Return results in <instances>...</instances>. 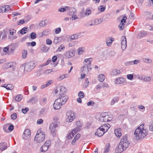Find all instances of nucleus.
I'll use <instances>...</instances> for the list:
<instances>
[{
    "label": "nucleus",
    "instance_id": "nucleus-1",
    "mask_svg": "<svg viewBox=\"0 0 153 153\" xmlns=\"http://www.w3.org/2000/svg\"><path fill=\"white\" fill-rule=\"evenodd\" d=\"M144 125V124H142L136 129L134 134L136 140H139L143 139L148 134V131L145 128Z\"/></svg>",
    "mask_w": 153,
    "mask_h": 153
},
{
    "label": "nucleus",
    "instance_id": "nucleus-2",
    "mask_svg": "<svg viewBox=\"0 0 153 153\" xmlns=\"http://www.w3.org/2000/svg\"><path fill=\"white\" fill-rule=\"evenodd\" d=\"M68 99L67 96H62L59 95V98L56 99L53 104V107L55 109H60L63 105L64 104Z\"/></svg>",
    "mask_w": 153,
    "mask_h": 153
},
{
    "label": "nucleus",
    "instance_id": "nucleus-3",
    "mask_svg": "<svg viewBox=\"0 0 153 153\" xmlns=\"http://www.w3.org/2000/svg\"><path fill=\"white\" fill-rule=\"evenodd\" d=\"M76 123V128L73 129L68 134V138L69 139L71 138L76 133L79 131L81 129L82 124L80 121H77Z\"/></svg>",
    "mask_w": 153,
    "mask_h": 153
},
{
    "label": "nucleus",
    "instance_id": "nucleus-4",
    "mask_svg": "<svg viewBox=\"0 0 153 153\" xmlns=\"http://www.w3.org/2000/svg\"><path fill=\"white\" fill-rule=\"evenodd\" d=\"M92 61L91 58H89L85 59V62L88 61V65H84L82 66L81 69V71L82 72L83 74H87L88 71L91 69V62Z\"/></svg>",
    "mask_w": 153,
    "mask_h": 153
},
{
    "label": "nucleus",
    "instance_id": "nucleus-5",
    "mask_svg": "<svg viewBox=\"0 0 153 153\" xmlns=\"http://www.w3.org/2000/svg\"><path fill=\"white\" fill-rule=\"evenodd\" d=\"M45 137L44 132L41 131V129H39L37 131V133L35 137L34 140L37 143H41L44 140Z\"/></svg>",
    "mask_w": 153,
    "mask_h": 153
},
{
    "label": "nucleus",
    "instance_id": "nucleus-6",
    "mask_svg": "<svg viewBox=\"0 0 153 153\" xmlns=\"http://www.w3.org/2000/svg\"><path fill=\"white\" fill-rule=\"evenodd\" d=\"M35 66V63L34 62L31 61L27 62L25 64V71L27 72L30 71Z\"/></svg>",
    "mask_w": 153,
    "mask_h": 153
},
{
    "label": "nucleus",
    "instance_id": "nucleus-7",
    "mask_svg": "<svg viewBox=\"0 0 153 153\" xmlns=\"http://www.w3.org/2000/svg\"><path fill=\"white\" fill-rule=\"evenodd\" d=\"M66 121L69 122H72L75 118L74 112L72 111H68L66 113Z\"/></svg>",
    "mask_w": 153,
    "mask_h": 153
},
{
    "label": "nucleus",
    "instance_id": "nucleus-8",
    "mask_svg": "<svg viewBox=\"0 0 153 153\" xmlns=\"http://www.w3.org/2000/svg\"><path fill=\"white\" fill-rule=\"evenodd\" d=\"M65 87L63 86H60V87H56V89L54 90V93L55 94H57L59 93L58 96L59 98V95L60 94L61 95L66 96L65 95L66 91L65 90L63 91L65 89Z\"/></svg>",
    "mask_w": 153,
    "mask_h": 153
},
{
    "label": "nucleus",
    "instance_id": "nucleus-9",
    "mask_svg": "<svg viewBox=\"0 0 153 153\" xmlns=\"http://www.w3.org/2000/svg\"><path fill=\"white\" fill-rule=\"evenodd\" d=\"M112 119V116L109 115L103 114L100 118V121L101 122H108L111 121Z\"/></svg>",
    "mask_w": 153,
    "mask_h": 153
},
{
    "label": "nucleus",
    "instance_id": "nucleus-10",
    "mask_svg": "<svg viewBox=\"0 0 153 153\" xmlns=\"http://www.w3.org/2000/svg\"><path fill=\"white\" fill-rule=\"evenodd\" d=\"M58 124L59 123L58 122H55L51 124L50 125V129L51 133L53 134V136L55 134L54 133L56 131V128L58 127Z\"/></svg>",
    "mask_w": 153,
    "mask_h": 153
},
{
    "label": "nucleus",
    "instance_id": "nucleus-11",
    "mask_svg": "<svg viewBox=\"0 0 153 153\" xmlns=\"http://www.w3.org/2000/svg\"><path fill=\"white\" fill-rule=\"evenodd\" d=\"M127 135L126 134L125 136H123L120 142L125 147H128L130 144L129 142L127 140Z\"/></svg>",
    "mask_w": 153,
    "mask_h": 153
},
{
    "label": "nucleus",
    "instance_id": "nucleus-12",
    "mask_svg": "<svg viewBox=\"0 0 153 153\" xmlns=\"http://www.w3.org/2000/svg\"><path fill=\"white\" fill-rule=\"evenodd\" d=\"M127 148V147H125L123 145L120 143L116 149V152L117 153H120L126 150Z\"/></svg>",
    "mask_w": 153,
    "mask_h": 153
},
{
    "label": "nucleus",
    "instance_id": "nucleus-13",
    "mask_svg": "<svg viewBox=\"0 0 153 153\" xmlns=\"http://www.w3.org/2000/svg\"><path fill=\"white\" fill-rule=\"evenodd\" d=\"M50 145V142L49 141H46L40 148V151L43 152H46L48 149Z\"/></svg>",
    "mask_w": 153,
    "mask_h": 153
},
{
    "label": "nucleus",
    "instance_id": "nucleus-14",
    "mask_svg": "<svg viewBox=\"0 0 153 153\" xmlns=\"http://www.w3.org/2000/svg\"><path fill=\"white\" fill-rule=\"evenodd\" d=\"M75 55V51H68L66 52L64 54V58L67 59L71 58Z\"/></svg>",
    "mask_w": 153,
    "mask_h": 153
},
{
    "label": "nucleus",
    "instance_id": "nucleus-15",
    "mask_svg": "<svg viewBox=\"0 0 153 153\" xmlns=\"http://www.w3.org/2000/svg\"><path fill=\"white\" fill-rule=\"evenodd\" d=\"M31 131L28 129H26L24 131L23 134V137L24 139L27 140L30 137Z\"/></svg>",
    "mask_w": 153,
    "mask_h": 153
},
{
    "label": "nucleus",
    "instance_id": "nucleus-16",
    "mask_svg": "<svg viewBox=\"0 0 153 153\" xmlns=\"http://www.w3.org/2000/svg\"><path fill=\"white\" fill-rule=\"evenodd\" d=\"M121 48L123 50H124L126 48L127 42L126 36H123L121 39Z\"/></svg>",
    "mask_w": 153,
    "mask_h": 153
},
{
    "label": "nucleus",
    "instance_id": "nucleus-17",
    "mask_svg": "<svg viewBox=\"0 0 153 153\" xmlns=\"http://www.w3.org/2000/svg\"><path fill=\"white\" fill-rule=\"evenodd\" d=\"M114 39L111 37H107L106 39V43L108 46H110L112 44L113 42L114 41Z\"/></svg>",
    "mask_w": 153,
    "mask_h": 153
},
{
    "label": "nucleus",
    "instance_id": "nucleus-18",
    "mask_svg": "<svg viewBox=\"0 0 153 153\" xmlns=\"http://www.w3.org/2000/svg\"><path fill=\"white\" fill-rule=\"evenodd\" d=\"M110 127V125L109 124L106 123L102 125L100 127V129H102L103 131L105 132L108 130Z\"/></svg>",
    "mask_w": 153,
    "mask_h": 153
},
{
    "label": "nucleus",
    "instance_id": "nucleus-19",
    "mask_svg": "<svg viewBox=\"0 0 153 153\" xmlns=\"http://www.w3.org/2000/svg\"><path fill=\"white\" fill-rule=\"evenodd\" d=\"M105 132L103 131L102 129L100 128V127L98 128L95 133V134L98 136L99 137H101L102 136Z\"/></svg>",
    "mask_w": 153,
    "mask_h": 153
},
{
    "label": "nucleus",
    "instance_id": "nucleus-20",
    "mask_svg": "<svg viewBox=\"0 0 153 153\" xmlns=\"http://www.w3.org/2000/svg\"><path fill=\"white\" fill-rule=\"evenodd\" d=\"M147 34V33L144 30L141 31L138 34L137 37L139 39H140L143 36H145Z\"/></svg>",
    "mask_w": 153,
    "mask_h": 153
},
{
    "label": "nucleus",
    "instance_id": "nucleus-21",
    "mask_svg": "<svg viewBox=\"0 0 153 153\" xmlns=\"http://www.w3.org/2000/svg\"><path fill=\"white\" fill-rule=\"evenodd\" d=\"M114 133L116 136L118 137H120L122 135L121 130L120 128L116 129L114 131Z\"/></svg>",
    "mask_w": 153,
    "mask_h": 153
},
{
    "label": "nucleus",
    "instance_id": "nucleus-22",
    "mask_svg": "<svg viewBox=\"0 0 153 153\" xmlns=\"http://www.w3.org/2000/svg\"><path fill=\"white\" fill-rule=\"evenodd\" d=\"M7 144L5 143H0V150L3 151L7 148Z\"/></svg>",
    "mask_w": 153,
    "mask_h": 153
},
{
    "label": "nucleus",
    "instance_id": "nucleus-23",
    "mask_svg": "<svg viewBox=\"0 0 153 153\" xmlns=\"http://www.w3.org/2000/svg\"><path fill=\"white\" fill-rule=\"evenodd\" d=\"M120 72V70L117 69L113 70L111 72V74L113 75H117L119 74Z\"/></svg>",
    "mask_w": 153,
    "mask_h": 153
},
{
    "label": "nucleus",
    "instance_id": "nucleus-24",
    "mask_svg": "<svg viewBox=\"0 0 153 153\" xmlns=\"http://www.w3.org/2000/svg\"><path fill=\"white\" fill-rule=\"evenodd\" d=\"M80 134H77L72 141V144L73 145H74L76 141L80 138Z\"/></svg>",
    "mask_w": 153,
    "mask_h": 153
},
{
    "label": "nucleus",
    "instance_id": "nucleus-25",
    "mask_svg": "<svg viewBox=\"0 0 153 153\" xmlns=\"http://www.w3.org/2000/svg\"><path fill=\"white\" fill-rule=\"evenodd\" d=\"M125 79L123 78L120 77L116 79V83L117 84L122 83L125 81Z\"/></svg>",
    "mask_w": 153,
    "mask_h": 153
},
{
    "label": "nucleus",
    "instance_id": "nucleus-26",
    "mask_svg": "<svg viewBox=\"0 0 153 153\" xmlns=\"http://www.w3.org/2000/svg\"><path fill=\"white\" fill-rule=\"evenodd\" d=\"M79 34H74L70 36L69 39L70 41L72 40L77 39L79 37Z\"/></svg>",
    "mask_w": 153,
    "mask_h": 153
},
{
    "label": "nucleus",
    "instance_id": "nucleus-27",
    "mask_svg": "<svg viewBox=\"0 0 153 153\" xmlns=\"http://www.w3.org/2000/svg\"><path fill=\"white\" fill-rule=\"evenodd\" d=\"M68 13L69 15H73L76 13V10L74 8H70Z\"/></svg>",
    "mask_w": 153,
    "mask_h": 153
},
{
    "label": "nucleus",
    "instance_id": "nucleus-28",
    "mask_svg": "<svg viewBox=\"0 0 153 153\" xmlns=\"http://www.w3.org/2000/svg\"><path fill=\"white\" fill-rule=\"evenodd\" d=\"M92 11L89 8H87L85 12V14L86 16H89L91 13Z\"/></svg>",
    "mask_w": 153,
    "mask_h": 153
},
{
    "label": "nucleus",
    "instance_id": "nucleus-29",
    "mask_svg": "<svg viewBox=\"0 0 153 153\" xmlns=\"http://www.w3.org/2000/svg\"><path fill=\"white\" fill-rule=\"evenodd\" d=\"M47 100V98L45 97L42 98L39 101L40 104L41 105H44L46 103Z\"/></svg>",
    "mask_w": 153,
    "mask_h": 153
},
{
    "label": "nucleus",
    "instance_id": "nucleus-30",
    "mask_svg": "<svg viewBox=\"0 0 153 153\" xmlns=\"http://www.w3.org/2000/svg\"><path fill=\"white\" fill-rule=\"evenodd\" d=\"M85 49L83 47L79 48L77 50L78 54L79 55L82 54L85 51Z\"/></svg>",
    "mask_w": 153,
    "mask_h": 153
},
{
    "label": "nucleus",
    "instance_id": "nucleus-31",
    "mask_svg": "<svg viewBox=\"0 0 153 153\" xmlns=\"http://www.w3.org/2000/svg\"><path fill=\"white\" fill-rule=\"evenodd\" d=\"M48 23V21L47 20L42 21L39 23V25L40 27H44V26L47 25Z\"/></svg>",
    "mask_w": 153,
    "mask_h": 153
},
{
    "label": "nucleus",
    "instance_id": "nucleus-32",
    "mask_svg": "<svg viewBox=\"0 0 153 153\" xmlns=\"http://www.w3.org/2000/svg\"><path fill=\"white\" fill-rule=\"evenodd\" d=\"M98 79L100 82H103L105 79V75L102 74L99 75L98 77Z\"/></svg>",
    "mask_w": 153,
    "mask_h": 153
},
{
    "label": "nucleus",
    "instance_id": "nucleus-33",
    "mask_svg": "<svg viewBox=\"0 0 153 153\" xmlns=\"http://www.w3.org/2000/svg\"><path fill=\"white\" fill-rule=\"evenodd\" d=\"M50 32V30L49 29H46L44 30L42 32H41V34L42 36H47L49 34Z\"/></svg>",
    "mask_w": 153,
    "mask_h": 153
},
{
    "label": "nucleus",
    "instance_id": "nucleus-34",
    "mask_svg": "<svg viewBox=\"0 0 153 153\" xmlns=\"http://www.w3.org/2000/svg\"><path fill=\"white\" fill-rule=\"evenodd\" d=\"M94 25H97L103 21V19L101 18L96 19L94 21Z\"/></svg>",
    "mask_w": 153,
    "mask_h": 153
},
{
    "label": "nucleus",
    "instance_id": "nucleus-35",
    "mask_svg": "<svg viewBox=\"0 0 153 153\" xmlns=\"http://www.w3.org/2000/svg\"><path fill=\"white\" fill-rule=\"evenodd\" d=\"M110 146V144L109 143H108L106 144L105 148V150L103 153H108L109 152Z\"/></svg>",
    "mask_w": 153,
    "mask_h": 153
},
{
    "label": "nucleus",
    "instance_id": "nucleus-36",
    "mask_svg": "<svg viewBox=\"0 0 153 153\" xmlns=\"http://www.w3.org/2000/svg\"><path fill=\"white\" fill-rule=\"evenodd\" d=\"M5 88L8 90H12L13 88V86L12 84H8L6 86Z\"/></svg>",
    "mask_w": 153,
    "mask_h": 153
},
{
    "label": "nucleus",
    "instance_id": "nucleus-37",
    "mask_svg": "<svg viewBox=\"0 0 153 153\" xmlns=\"http://www.w3.org/2000/svg\"><path fill=\"white\" fill-rule=\"evenodd\" d=\"M27 31V28L24 27L20 30V32L22 34H24L26 33Z\"/></svg>",
    "mask_w": 153,
    "mask_h": 153
},
{
    "label": "nucleus",
    "instance_id": "nucleus-38",
    "mask_svg": "<svg viewBox=\"0 0 153 153\" xmlns=\"http://www.w3.org/2000/svg\"><path fill=\"white\" fill-rule=\"evenodd\" d=\"M68 75L67 74H63L60 75L59 77L58 78V79L59 80H61L62 79H63L64 78L67 77Z\"/></svg>",
    "mask_w": 153,
    "mask_h": 153
},
{
    "label": "nucleus",
    "instance_id": "nucleus-39",
    "mask_svg": "<svg viewBox=\"0 0 153 153\" xmlns=\"http://www.w3.org/2000/svg\"><path fill=\"white\" fill-rule=\"evenodd\" d=\"M22 95H17L15 98V100L17 102H19L21 101L22 99Z\"/></svg>",
    "mask_w": 153,
    "mask_h": 153
},
{
    "label": "nucleus",
    "instance_id": "nucleus-40",
    "mask_svg": "<svg viewBox=\"0 0 153 153\" xmlns=\"http://www.w3.org/2000/svg\"><path fill=\"white\" fill-rule=\"evenodd\" d=\"M27 55V51L26 50H24L22 51V57L23 59H25Z\"/></svg>",
    "mask_w": 153,
    "mask_h": 153
},
{
    "label": "nucleus",
    "instance_id": "nucleus-41",
    "mask_svg": "<svg viewBox=\"0 0 153 153\" xmlns=\"http://www.w3.org/2000/svg\"><path fill=\"white\" fill-rule=\"evenodd\" d=\"M52 71H53L52 69H48L44 71L43 72V74H44L47 75L51 73V72H52Z\"/></svg>",
    "mask_w": 153,
    "mask_h": 153
},
{
    "label": "nucleus",
    "instance_id": "nucleus-42",
    "mask_svg": "<svg viewBox=\"0 0 153 153\" xmlns=\"http://www.w3.org/2000/svg\"><path fill=\"white\" fill-rule=\"evenodd\" d=\"M118 101V98L117 97L114 98L111 101V105H113L115 103L117 102Z\"/></svg>",
    "mask_w": 153,
    "mask_h": 153
},
{
    "label": "nucleus",
    "instance_id": "nucleus-43",
    "mask_svg": "<svg viewBox=\"0 0 153 153\" xmlns=\"http://www.w3.org/2000/svg\"><path fill=\"white\" fill-rule=\"evenodd\" d=\"M142 60L143 62L146 63H151L152 62L151 59H146L143 58L142 59Z\"/></svg>",
    "mask_w": 153,
    "mask_h": 153
},
{
    "label": "nucleus",
    "instance_id": "nucleus-44",
    "mask_svg": "<svg viewBox=\"0 0 153 153\" xmlns=\"http://www.w3.org/2000/svg\"><path fill=\"white\" fill-rule=\"evenodd\" d=\"M9 31L10 34L13 36L14 35L16 32V30L13 29H10L9 30Z\"/></svg>",
    "mask_w": 153,
    "mask_h": 153
},
{
    "label": "nucleus",
    "instance_id": "nucleus-45",
    "mask_svg": "<svg viewBox=\"0 0 153 153\" xmlns=\"http://www.w3.org/2000/svg\"><path fill=\"white\" fill-rule=\"evenodd\" d=\"M36 34L34 32H32L31 33L30 37L32 39H34L36 38Z\"/></svg>",
    "mask_w": 153,
    "mask_h": 153
},
{
    "label": "nucleus",
    "instance_id": "nucleus-46",
    "mask_svg": "<svg viewBox=\"0 0 153 153\" xmlns=\"http://www.w3.org/2000/svg\"><path fill=\"white\" fill-rule=\"evenodd\" d=\"M126 19L127 17L126 16L123 17L121 20L120 25H123V23H125L126 22Z\"/></svg>",
    "mask_w": 153,
    "mask_h": 153
},
{
    "label": "nucleus",
    "instance_id": "nucleus-47",
    "mask_svg": "<svg viewBox=\"0 0 153 153\" xmlns=\"http://www.w3.org/2000/svg\"><path fill=\"white\" fill-rule=\"evenodd\" d=\"M59 42V38L58 37H56L53 41V42L55 44H57Z\"/></svg>",
    "mask_w": 153,
    "mask_h": 153
},
{
    "label": "nucleus",
    "instance_id": "nucleus-48",
    "mask_svg": "<svg viewBox=\"0 0 153 153\" xmlns=\"http://www.w3.org/2000/svg\"><path fill=\"white\" fill-rule=\"evenodd\" d=\"M78 95L80 97L82 98H84V93L82 91H80Z\"/></svg>",
    "mask_w": 153,
    "mask_h": 153
},
{
    "label": "nucleus",
    "instance_id": "nucleus-49",
    "mask_svg": "<svg viewBox=\"0 0 153 153\" xmlns=\"http://www.w3.org/2000/svg\"><path fill=\"white\" fill-rule=\"evenodd\" d=\"M11 118L13 120H15L16 119L17 117V115L16 113H14L13 114H12L11 116Z\"/></svg>",
    "mask_w": 153,
    "mask_h": 153
},
{
    "label": "nucleus",
    "instance_id": "nucleus-50",
    "mask_svg": "<svg viewBox=\"0 0 153 153\" xmlns=\"http://www.w3.org/2000/svg\"><path fill=\"white\" fill-rule=\"evenodd\" d=\"M133 61H128L126 62L125 63V65L126 66H129L130 65H133Z\"/></svg>",
    "mask_w": 153,
    "mask_h": 153
},
{
    "label": "nucleus",
    "instance_id": "nucleus-51",
    "mask_svg": "<svg viewBox=\"0 0 153 153\" xmlns=\"http://www.w3.org/2000/svg\"><path fill=\"white\" fill-rule=\"evenodd\" d=\"M4 6L1 7H0V13L6 12Z\"/></svg>",
    "mask_w": 153,
    "mask_h": 153
},
{
    "label": "nucleus",
    "instance_id": "nucleus-52",
    "mask_svg": "<svg viewBox=\"0 0 153 153\" xmlns=\"http://www.w3.org/2000/svg\"><path fill=\"white\" fill-rule=\"evenodd\" d=\"M48 48L46 46L43 47L42 48V50L44 52H47L48 50Z\"/></svg>",
    "mask_w": 153,
    "mask_h": 153
},
{
    "label": "nucleus",
    "instance_id": "nucleus-53",
    "mask_svg": "<svg viewBox=\"0 0 153 153\" xmlns=\"http://www.w3.org/2000/svg\"><path fill=\"white\" fill-rule=\"evenodd\" d=\"M138 107L139 109L142 110L143 111H144V110H145V107L142 105H138Z\"/></svg>",
    "mask_w": 153,
    "mask_h": 153
},
{
    "label": "nucleus",
    "instance_id": "nucleus-54",
    "mask_svg": "<svg viewBox=\"0 0 153 153\" xmlns=\"http://www.w3.org/2000/svg\"><path fill=\"white\" fill-rule=\"evenodd\" d=\"M95 104V102L94 101H89L87 103V105L88 106L89 105H93Z\"/></svg>",
    "mask_w": 153,
    "mask_h": 153
},
{
    "label": "nucleus",
    "instance_id": "nucleus-55",
    "mask_svg": "<svg viewBox=\"0 0 153 153\" xmlns=\"http://www.w3.org/2000/svg\"><path fill=\"white\" fill-rule=\"evenodd\" d=\"M99 10L101 12H103L105 9V7L103 6H100L99 8Z\"/></svg>",
    "mask_w": 153,
    "mask_h": 153
},
{
    "label": "nucleus",
    "instance_id": "nucleus-56",
    "mask_svg": "<svg viewBox=\"0 0 153 153\" xmlns=\"http://www.w3.org/2000/svg\"><path fill=\"white\" fill-rule=\"evenodd\" d=\"M149 130L151 131H153V122L149 125Z\"/></svg>",
    "mask_w": 153,
    "mask_h": 153
},
{
    "label": "nucleus",
    "instance_id": "nucleus-57",
    "mask_svg": "<svg viewBox=\"0 0 153 153\" xmlns=\"http://www.w3.org/2000/svg\"><path fill=\"white\" fill-rule=\"evenodd\" d=\"M29 108H26L25 109H22V112L24 114H26L27 111L29 110Z\"/></svg>",
    "mask_w": 153,
    "mask_h": 153
},
{
    "label": "nucleus",
    "instance_id": "nucleus-58",
    "mask_svg": "<svg viewBox=\"0 0 153 153\" xmlns=\"http://www.w3.org/2000/svg\"><path fill=\"white\" fill-rule=\"evenodd\" d=\"M61 31V29L60 27H58L56 28L55 30V33L56 34L59 33Z\"/></svg>",
    "mask_w": 153,
    "mask_h": 153
},
{
    "label": "nucleus",
    "instance_id": "nucleus-59",
    "mask_svg": "<svg viewBox=\"0 0 153 153\" xmlns=\"http://www.w3.org/2000/svg\"><path fill=\"white\" fill-rule=\"evenodd\" d=\"M75 43H77V42L76 41H73L72 42L70 43L69 44V47H71L74 45L75 44Z\"/></svg>",
    "mask_w": 153,
    "mask_h": 153
},
{
    "label": "nucleus",
    "instance_id": "nucleus-60",
    "mask_svg": "<svg viewBox=\"0 0 153 153\" xmlns=\"http://www.w3.org/2000/svg\"><path fill=\"white\" fill-rule=\"evenodd\" d=\"M127 78L130 80H132L133 78V76L131 74H129L127 75Z\"/></svg>",
    "mask_w": 153,
    "mask_h": 153
},
{
    "label": "nucleus",
    "instance_id": "nucleus-61",
    "mask_svg": "<svg viewBox=\"0 0 153 153\" xmlns=\"http://www.w3.org/2000/svg\"><path fill=\"white\" fill-rule=\"evenodd\" d=\"M52 82H52V80H48L46 84V85H47V86H48L49 85H51V84L52 83Z\"/></svg>",
    "mask_w": 153,
    "mask_h": 153
},
{
    "label": "nucleus",
    "instance_id": "nucleus-62",
    "mask_svg": "<svg viewBox=\"0 0 153 153\" xmlns=\"http://www.w3.org/2000/svg\"><path fill=\"white\" fill-rule=\"evenodd\" d=\"M151 80V78L149 76H145L144 78V81H150Z\"/></svg>",
    "mask_w": 153,
    "mask_h": 153
},
{
    "label": "nucleus",
    "instance_id": "nucleus-63",
    "mask_svg": "<svg viewBox=\"0 0 153 153\" xmlns=\"http://www.w3.org/2000/svg\"><path fill=\"white\" fill-rule=\"evenodd\" d=\"M4 7L5 9V11H6V12H7L8 11L10 10V8L9 5H5Z\"/></svg>",
    "mask_w": 153,
    "mask_h": 153
},
{
    "label": "nucleus",
    "instance_id": "nucleus-64",
    "mask_svg": "<svg viewBox=\"0 0 153 153\" xmlns=\"http://www.w3.org/2000/svg\"><path fill=\"white\" fill-rule=\"evenodd\" d=\"M25 22V21L24 19H21L18 22V25L20 24H23Z\"/></svg>",
    "mask_w": 153,
    "mask_h": 153
}]
</instances>
